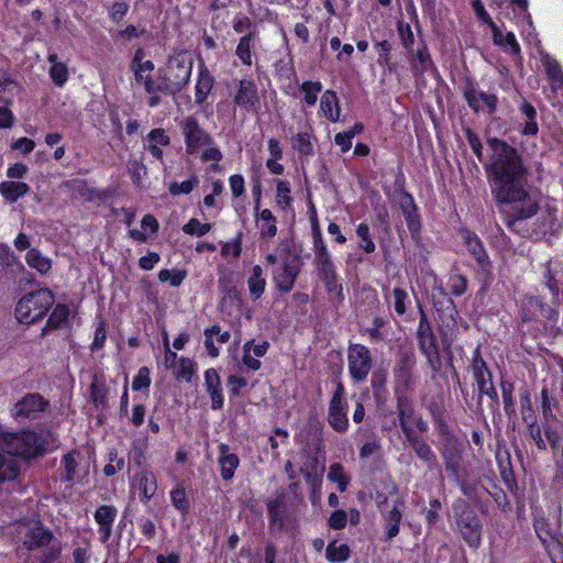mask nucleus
Listing matches in <instances>:
<instances>
[{
  "instance_id": "23",
  "label": "nucleus",
  "mask_w": 563,
  "mask_h": 563,
  "mask_svg": "<svg viewBox=\"0 0 563 563\" xmlns=\"http://www.w3.org/2000/svg\"><path fill=\"white\" fill-rule=\"evenodd\" d=\"M205 385L211 398V408L213 410L221 409L223 407L224 399L221 389V379L217 369L208 368L205 372Z\"/></svg>"
},
{
  "instance_id": "56",
  "label": "nucleus",
  "mask_w": 563,
  "mask_h": 563,
  "mask_svg": "<svg viewBox=\"0 0 563 563\" xmlns=\"http://www.w3.org/2000/svg\"><path fill=\"white\" fill-rule=\"evenodd\" d=\"M527 423L528 432L530 438L534 441L537 448L541 451L547 450V441L542 437V423L539 424L536 419H532Z\"/></svg>"
},
{
  "instance_id": "14",
  "label": "nucleus",
  "mask_w": 563,
  "mask_h": 563,
  "mask_svg": "<svg viewBox=\"0 0 563 563\" xmlns=\"http://www.w3.org/2000/svg\"><path fill=\"white\" fill-rule=\"evenodd\" d=\"M19 533L23 548L31 553L54 536L53 531L40 521L22 523L19 527Z\"/></svg>"
},
{
  "instance_id": "34",
  "label": "nucleus",
  "mask_w": 563,
  "mask_h": 563,
  "mask_svg": "<svg viewBox=\"0 0 563 563\" xmlns=\"http://www.w3.org/2000/svg\"><path fill=\"white\" fill-rule=\"evenodd\" d=\"M256 34L253 31H250L247 34L243 35L236 46L235 55L241 60L243 65L251 66L253 63L252 59V47L253 42L255 41Z\"/></svg>"
},
{
  "instance_id": "26",
  "label": "nucleus",
  "mask_w": 563,
  "mask_h": 563,
  "mask_svg": "<svg viewBox=\"0 0 563 563\" xmlns=\"http://www.w3.org/2000/svg\"><path fill=\"white\" fill-rule=\"evenodd\" d=\"M409 54L410 67L413 75H422L432 67V59L424 43H421L416 51L413 49L409 52Z\"/></svg>"
},
{
  "instance_id": "28",
  "label": "nucleus",
  "mask_w": 563,
  "mask_h": 563,
  "mask_svg": "<svg viewBox=\"0 0 563 563\" xmlns=\"http://www.w3.org/2000/svg\"><path fill=\"white\" fill-rule=\"evenodd\" d=\"M542 429L545 435V441L550 444L552 450H556L559 443L563 441V422L558 418L542 420Z\"/></svg>"
},
{
  "instance_id": "57",
  "label": "nucleus",
  "mask_w": 563,
  "mask_h": 563,
  "mask_svg": "<svg viewBox=\"0 0 563 563\" xmlns=\"http://www.w3.org/2000/svg\"><path fill=\"white\" fill-rule=\"evenodd\" d=\"M356 234L361 239L360 249L366 253H373L376 250L375 243L369 235V227L366 223H360L356 229Z\"/></svg>"
},
{
  "instance_id": "15",
  "label": "nucleus",
  "mask_w": 563,
  "mask_h": 563,
  "mask_svg": "<svg viewBox=\"0 0 563 563\" xmlns=\"http://www.w3.org/2000/svg\"><path fill=\"white\" fill-rule=\"evenodd\" d=\"M416 364L415 353L402 350L399 353L395 368L396 393H405L413 384L412 369Z\"/></svg>"
},
{
  "instance_id": "43",
  "label": "nucleus",
  "mask_w": 563,
  "mask_h": 563,
  "mask_svg": "<svg viewBox=\"0 0 563 563\" xmlns=\"http://www.w3.org/2000/svg\"><path fill=\"white\" fill-rule=\"evenodd\" d=\"M327 478L338 484V489L344 493L350 484V477L344 473V467L340 463H334L329 467Z\"/></svg>"
},
{
  "instance_id": "31",
  "label": "nucleus",
  "mask_w": 563,
  "mask_h": 563,
  "mask_svg": "<svg viewBox=\"0 0 563 563\" xmlns=\"http://www.w3.org/2000/svg\"><path fill=\"white\" fill-rule=\"evenodd\" d=\"M405 437L419 459L429 465L435 463V455L431 451L429 444L420 435L416 434L415 432H410Z\"/></svg>"
},
{
  "instance_id": "37",
  "label": "nucleus",
  "mask_w": 563,
  "mask_h": 563,
  "mask_svg": "<svg viewBox=\"0 0 563 563\" xmlns=\"http://www.w3.org/2000/svg\"><path fill=\"white\" fill-rule=\"evenodd\" d=\"M51 63L49 67V76L56 86L62 87L68 79V69L67 66L58 62V57L56 54H49L47 57Z\"/></svg>"
},
{
  "instance_id": "53",
  "label": "nucleus",
  "mask_w": 563,
  "mask_h": 563,
  "mask_svg": "<svg viewBox=\"0 0 563 563\" xmlns=\"http://www.w3.org/2000/svg\"><path fill=\"white\" fill-rule=\"evenodd\" d=\"M69 309L65 305H57L47 320V327L57 329L62 327L68 319Z\"/></svg>"
},
{
  "instance_id": "46",
  "label": "nucleus",
  "mask_w": 563,
  "mask_h": 563,
  "mask_svg": "<svg viewBox=\"0 0 563 563\" xmlns=\"http://www.w3.org/2000/svg\"><path fill=\"white\" fill-rule=\"evenodd\" d=\"M386 300L393 303V307L398 316H404L407 312L409 296L405 289L400 287L394 288L390 297H386Z\"/></svg>"
},
{
  "instance_id": "39",
  "label": "nucleus",
  "mask_w": 563,
  "mask_h": 563,
  "mask_svg": "<svg viewBox=\"0 0 563 563\" xmlns=\"http://www.w3.org/2000/svg\"><path fill=\"white\" fill-rule=\"evenodd\" d=\"M27 265L36 269L41 274L47 273L52 267V262L48 257L42 255L36 249H31L25 257Z\"/></svg>"
},
{
  "instance_id": "36",
  "label": "nucleus",
  "mask_w": 563,
  "mask_h": 563,
  "mask_svg": "<svg viewBox=\"0 0 563 563\" xmlns=\"http://www.w3.org/2000/svg\"><path fill=\"white\" fill-rule=\"evenodd\" d=\"M520 112L525 117V123L522 133L525 135H536L539 131V126L537 123V111L532 104L527 101H523L520 104Z\"/></svg>"
},
{
  "instance_id": "17",
  "label": "nucleus",
  "mask_w": 563,
  "mask_h": 563,
  "mask_svg": "<svg viewBox=\"0 0 563 563\" xmlns=\"http://www.w3.org/2000/svg\"><path fill=\"white\" fill-rule=\"evenodd\" d=\"M464 97L467 101L468 107L474 111L478 112L487 109L489 114H493L497 109L498 99L493 93H486L477 88L474 85H467L464 89Z\"/></svg>"
},
{
  "instance_id": "59",
  "label": "nucleus",
  "mask_w": 563,
  "mask_h": 563,
  "mask_svg": "<svg viewBox=\"0 0 563 563\" xmlns=\"http://www.w3.org/2000/svg\"><path fill=\"white\" fill-rule=\"evenodd\" d=\"M211 230L210 223H201L199 220L192 218L184 227L183 231L186 234L203 236Z\"/></svg>"
},
{
  "instance_id": "2",
  "label": "nucleus",
  "mask_w": 563,
  "mask_h": 563,
  "mask_svg": "<svg viewBox=\"0 0 563 563\" xmlns=\"http://www.w3.org/2000/svg\"><path fill=\"white\" fill-rule=\"evenodd\" d=\"M44 451L43 441L31 431L4 432L0 427V482L12 481L19 475L15 456L31 459Z\"/></svg>"
},
{
  "instance_id": "5",
  "label": "nucleus",
  "mask_w": 563,
  "mask_h": 563,
  "mask_svg": "<svg viewBox=\"0 0 563 563\" xmlns=\"http://www.w3.org/2000/svg\"><path fill=\"white\" fill-rule=\"evenodd\" d=\"M282 265L273 272V280L282 292H289L301 271V261L298 254L291 253L289 247L283 246L279 250Z\"/></svg>"
},
{
  "instance_id": "49",
  "label": "nucleus",
  "mask_w": 563,
  "mask_h": 563,
  "mask_svg": "<svg viewBox=\"0 0 563 563\" xmlns=\"http://www.w3.org/2000/svg\"><path fill=\"white\" fill-rule=\"evenodd\" d=\"M325 555L330 562H344L350 558V548L346 544H336L335 541L327 547Z\"/></svg>"
},
{
  "instance_id": "12",
  "label": "nucleus",
  "mask_w": 563,
  "mask_h": 563,
  "mask_svg": "<svg viewBox=\"0 0 563 563\" xmlns=\"http://www.w3.org/2000/svg\"><path fill=\"white\" fill-rule=\"evenodd\" d=\"M472 372L476 380L479 395H486L492 400L498 401V394L493 385L492 373L488 369L486 362L481 355L479 347H476L473 352L472 358Z\"/></svg>"
},
{
  "instance_id": "20",
  "label": "nucleus",
  "mask_w": 563,
  "mask_h": 563,
  "mask_svg": "<svg viewBox=\"0 0 563 563\" xmlns=\"http://www.w3.org/2000/svg\"><path fill=\"white\" fill-rule=\"evenodd\" d=\"M117 515L118 510L112 505H102L96 509L93 518L99 526L98 532L102 543L110 539Z\"/></svg>"
},
{
  "instance_id": "32",
  "label": "nucleus",
  "mask_w": 563,
  "mask_h": 563,
  "mask_svg": "<svg viewBox=\"0 0 563 563\" xmlns=\"http://www.w3.org/2000/svg\"><path fill=\"white\" fill-rule=\"evenodd\" d=\"M320 109L323 115L331 122H336L340 119V106L336 93L332 90H327L320 100Z\"/></svg>"
},
{
  "instance_id": "19",
  "label": "nucleus",
  "mask_w": 563,
  "mask_h": 563,
  "mask_svg": "<svg viewBox=\"0 0 563 563\" xmlns=\"http://www.w3.org/2000/svg\"><path fill=\"white\" fill-rule=\"evenodd\" d=\"M63 553V543L55 534L32 553L36 563H57Z\"/></svg>"
},
{
  "instance_id": "1",
  "label": "nucleus",
  "mask_w": 563,
  "mask_h": 563,
  "mask_svg": "<svg viewBox=\"0 0 563 563\" xmlns=\"http://www.w3.org/2000/svg\"><path fill=\"white\" fill-rule=\"evenodd\" d=\"M487 144L492 154L485 164V172L492 196L505 213L506 225L512 228L517 221L536 216L540 202L529 190V172L518 151L497 137L488 139Z\"/></svg>"
},
{
  "instance_id": "41",
  "label": "nucleus",
  "mask_w": 563,
  "mask_h": 563,
  "mask_svg": "<svg viewBox=\"0 0 563 563\" xmlns=\"http://www.w3.org/2000/svg\"><path fill=\"white\" fill-rule=\"evenodd\" d=\"M251 295L257 299L265 290L266 282L263 278V269L260 265H255L252 269V275L247 280Z\"/></svg>"
},
{
  "instance_id": "48",
  "label": "nucleus",
  "mask_w": 563,
  "mask_h": 563,
  "mask_svg": "<svg viewBox=\"0 0 563 563\" xmlns=\"http://www.w3.org/2000/svg\"><path fill=\"white\" fill-rule=\"evenodd\" d=\"M132 71L134 73L135 81L139 85H143L146 92H155L161 91V76L157 75V81H154L152 79V74L145 71L142 73L141 70L136 68H132Z\"/></svg>"
},
{
  "instance_id": "9",
  "label": "nucleus",
  "mask_w": 563,
  "mask_h": 563,
  "mask_svg": "<svg viewBox=\"0 0 563 563\" xmlns=\"http://www.w3.org/2000/svg\"><path fill=\"white\" fill-rule=\"evenodd\" d=\"M373 365L369 350L362 344H351L347 349V366L351 378L355 383L364 382Z\"/></svg>"
},
{
  "instance_id": "38",
  "label": "nucleus",
  "mask_w": 563,
  "mask_h": 563,
  "mask_svg": "<svg viewBox=\"0 0 563 563\" xmlns=\"http://www.w3.org/2000/svg\"><path fill=\"white\" fill-rule=\"evenodd\" d=\"M319 467L320 462L318 456L316 455H308L306 462L300 467V473L305 477V479L311 485L316 486L319 482Z\"/></svg>"
},
{
  "instance_id": "27",
  "label": "nucleus",
  "mask_w": 563,
  "mask_h": 563,
  "mask_svg": "<svg viewBox=\"0 0 563 563\" xmlns=\"http://www.w3.org/2000/svg\"><path fill=\"white\" fill-rule=\"evenodd\" d=\"M463 240L468 252L474 256L478 265L482 268L487 267L489 264L488 256L479 238L470 231H465L463 233Z\"/></svg>"
},
{
  "instance_id": "29",
  "label": "nucleus",
  "mask_w": 563,
  "mask_h": 563,
  "mask_svg": "<svg viewBox=\"0 0 563 563\" xmlns=\"http://www.w3.org/2000/svg\"><path fill=\"white\" fill-rule=\"evenodd\" d=\"M533 529L540 540L542 547L547 545L558 533L561 532L560 527L551 523L542 516H537L533 519Z\"/></svg>"
},
{
  "instance_id": "4",
  "label": "nucleus",
  "mask_w": 563,
  "mask_h": 563,
  "mask_svg": "<svg viewBox=\"0 0 563 563\" xmlns=\"http://www.w3.org/2000/svg\"><path fill=\"white\" fill-rule=\"evenodd\" d=\"M54 301V295L47 288L30 292L16 303L15 317L22 323H33L47 313Z\"/></svg>"
},
{
  "instance_id": "58",
  "label": "nucleus",
  "mask_w": 563,
  "mask_h": 563,
  "mask_svg": "<svg viewBox=\"0 0 563 563\" xmlns=\"http://www.w3.org/2000/svg\"><path fill=\"white\" fill-rule=\"evenodd\" d=\"M174 368L177 379H185L186 382H190L194 375V364L191 360L187 357H180Z\"/></svg>"
},
{
  "instance_id": "40",
  "label": "nucleus",
  "mask_w": 563,
  "mask_h": 563,
  "mask_svg": "<svg viewBox=\"0 0 563 563\" xmlns=\"http://www.w3.org/2000/svg\"><path fill=\"white\" fill-rule=\"evenodd\" d=\"M543 66L545 68L547 75L549 79L551 80L552 87L554 89L561 88L563 86V73L561 69L560 64L551 58L550 56H547L542 59Z\"/></svg>"
},
{
  "instance_id": "21",
  "label": "nucleus",
  "mask_w": 563,
  "mask_h": 563,
  "mask_svg": "<svg viewBox=\"0 0 563 563\" xmlns=\"http://www.w3.org/2000/svg\"><path fill=\"white\" fill-rule=\"evenodd\" d=\"M234 102L246 110L254 109L260 103L257 86L253 80L242 79L234 96Z\"/></svg>"
},
{
  "instance_id": "52",
  "label": "nucleus",
  "mask_w": 563,
  "mask_h": 563,
  "mask_svg": "<svg viewBox=\"0 0 563 563\" xmlns=\"http://www.w3.org/2000/svg\"><path fill=\"white\" fill-rule=\"evenodd\" d=\"M401 520V511L397 506H394L393 509L388 511L386 515L387 521V539L391 540L399 533V522Z\"/></svg>"
},
{
  "instance_id": "60",
  "label": "nucleus",
  "mask_w": 563,
  "mask_h": 563,
  "mask_svg": "<svg viewBox=\"0 0 563 563\" xmlns=\"http://www.w3.org/2000/svg\"><path fill=\"white\" fill-rule=\"evenodd\" d=\"M292 198L290 196V186L287 181L279 180L277 183V195L276 202L282 208L285 209L291 205Z\"/></svg>"
},
{
  "instance_id": "25",
  "label": "nucleus",
  "mask_w": 563,
  "mask_h": 563,
  "mask_svg": "<svg viewBox=\"0 0 563 563\" xmlns=\"http://www.w3.org/2000/svg\"><path fill=\"white\" fill-rule=\"evenodd\" d=\"M219 459L220 474L223 481H231L234 476V472L240 464V460L236 454L231 453L227 444L219 446Z\"/></svg>"
},
{
  "instance_id": "11",
  "label": "nucleus",
  "mask_w": 563,
  "mask_h": 563,
  "mask_svg": "<svg viewBox=\"0 0 563 563\" xmlns=\"http://www.w3.org/2000/svg\"><path fill=\"white\" fill-rule=\"evenodd\" d=\"M344 393L343 385L341 383L338 384L328 410L329 424L340 433H344L349 428L347 402L344 399Z\"/></svg>"
},
{
  "instance_id": "61",
  "label": "nucleus",
  "mask_w": 563,
  "mask_h": 563,
  "mask_svg": "<svg viewBox=\"0 0 563 563\" xmlns=\"http://www.w3.org/2000/svg\"><path fill=\"white\" fill-rule=\"evenodd\" d=\"M200 158L202 162H213L212 169L216 170L218 163L222 159V153L213 142L212 145H207L200 151Z\"/></svg>"
},
{
  "instance_id": "47",
  "label": "nucleus",
  "mask_w": 563,
  "mask_h": 563,
  "mask_svg": "<svg viewBox=\"0 0 563 563\" xmlns=\"http://www.w3.org/2000/svg\"><path fill=\"white\" fill-rule=\"evenodd\" d=\"M543 549L553 563H563V533H558Z\"/></svg>"
},
{
  "instance_id": "24",
  "label": "nucleus",
  "mask_w": 563,
  "mask_h": 563,
  "mask_svg": "<svg viewBox=\"0 0 563 563\" xmlns=\"http://www.w3.org/2000/svg\"><path fill=\"white\" fill-rule=\"evenodd\" d=\"M442 457L446 471L450 472L454 481H459L462 460V450L460 446L455 442L448 441L442 450Z\"/></svg>"
},
{
  "instance_id": "7",
  "label": "nucleus",
  "mask_w": 563,
  "mask_h": 563,
  "mask_svg": "<svg viewBox=\"0 0 563 563\" xmlns=\"http://www.w3.org/2000/svg\"><path fill=\"white\" fill-rule=\"evenodd\" d=\"M454 509L463 539L470 547L478 548L482 540V525L478 517L464 501L459 503Z\"/></svg>"
},
{
  "instance_id": "63",
  "label": "nucleus",
  "mask_w": 563,
  "mask_h": 563,
  "mask_svg": "<svg viewBox=\"0 0 563 563\" xmlns=\"http://www.w3.org/2000/svg\"><path fill=\"white\" fill-rule=\"evenodd\" d=\"M185 278L186 272L184 271L162 269L158 273V279L162 283L168 282L173 287L179 286Z\"/></svg>"
},
{
  "instance_id": "6",
  "label": "nucleus",
  "mask_w": 563,
  "mask_h": 563,
  "mask_svg": "<svg viewBox=\"0 0 563 563\" xmlns=\"http://www.w3.org/2000/svg\"><path fill=\"white\" fill-rule=\"evenodd\" d=\"M179 126L187 154H199L205 146L212 145L213 139L211 134L201 126L195 117H186L180 121Z\"/></svg>"
},
{
  "instance_id": "30",
  "label": "nucleus",
  "mask_w": 563,
  "mask_h": 563,
  "mask_svg": "<svg viewBox=\"0 0 563 563\" xmlns=\"http://www.w3.org/2000/svg\"><path fill=\"white\" fill-rule=\"evenodd\" d=\"M214 84V78L207 69L206 66H201L199 70L198 80L195 88V101L201 104L206 101L208 95L211 92Z\"/></svg>"
},
{
  "instance_id": "33",
  "label": "nucleus",
  "mask_w": 563,
  "mask_h": 563,
  "mask_svg": "<svg viewBox=\"0 0 563 563\" xmlns=\"http://www.w3.org/2000/svg\"><path fill=\"white\" fill-rule=\"evenodd\" d=\"M30 190V186L22 181H2L0 184L1 196L10 202L16 201L19 198L29 194Z\"/></svg>"
},
{
  "instance_id": "55",
  "label": "nucleus",
  "mask_w": 563,
  "mask_h": 563,
  "mask_svg": "<svg viewBox=\"0 0 563 563\" xmlns=\"http://www.w3.org/2000/svg\"><path fill=\"white\" fill-rule=\"evenodd\" d=\"M398 34L404 48L409 53L413 51L415 35L408 23L399 21L397 23Z\"/></svg>"
},
{
  "instance_id": "45",
  "label": "nucleus",
  "mask_w": 563,
  "mask_h": 563,
  "mask_svg": "<svg viewBox=\"0 0 563 563\" xmlns=\"http://www.w3.org/2000/svg\"><path fill=\"white\" fill-rule=\"evenodd\" d=\"M258 219L262 222L261 235L268 239L274 238L277 233V225L276 218L272 211L269 209H263L258 214Z\"/></svg>"
},
{
  "instance_id": "35",
  "label": "nucleus",
  "mask_w": 563,
  "mask_h": 563,
  "mask_svg": "<svg viewBox=\"0 0 563 563\" xmlns=\"http://www.w3.org/2000/svg\"><path fill=\"white\" fill-rule=\"evenodd\" d=\"M400 208L405 216L408 229L410 231H417L419 229V217L417 214V207L410 195H405L400 201Z\"/></svg>"
},
{
  "instance_id": "10",
  "label": "nucleus",
  "mask_w": 563,
  "mask_h": 563,
  "mask_svg": "<svg viewBox=\"0 0 563 563\" xmlns=\"http://www.w3.org/2000/svg\"><path fill=\"white\" fill-rule=\"evenodd\" d=\"M48 406V401L37 393L26 394L22 399L15 402L11 410V416L19 422L34 420L43 413Z\"/></svg>"
},
{
  "instance_id": "18",
  "label": "nucleus",
  "mask_w": 563,
  "mask_h": 563,
  "mask_svg": "<svg viewBox=\"0 0 563 563\" xmlns=\"http://www.w3.org/2000/svg\"><path fill=\"white\" fill-rule=\"evenodd\" d=\"M132 486L139 490L141 501L147 504L156 494L157 479L148 470H141L133 476Z\"/></svg>"
},
{
  "instance_id": "62",
  "label": "nucleus",
  "mask_w": 563,
  "mask_h": 563,
  "mask_svg": "<svg viewBox=\"0 0 563 563\" xmlns=\"http://www.w3.org/2000/svg\"><path fill=\"white\" fill-rule=\"evenodd\" d=\"M126 167L132 177L133 183L140 186L143 176H145L147 173L146 166L137 159H130L126 164Z\"/></svg>"
},
{
  "instance_id": "50",
  "label": "nucleus",
  "mask_w": 563,
  "mask_h": 563,
  "mask_svg": "<svg viewBox=\"0 0 563 563\" xmlns=\"http://www.w3.org/2000/svg\"><path fill=\"white\" fill-rule=\"evenodd\" d=\"M300 90L303 93L305 103L311 107L316 104L318 93L322 90V85L320 81L307 80L302 82Z\"/></svg>"
},
{
  "instance_id": "42",
  "label": "nucleus",
  "mask_w": 563,
  "mask_h": 563,
  "mask_svg": "<svg viewBox=\"0 0 563 563\" xmlns=\"http://www.w3.org/2000/svg\"><path fill=\"white\" fill-rule=\"evenodd\" d=\"M291 146L300 157H308L313 154V144L308 133H297L291 137Z\"/></svg>"
},
{
  "instance_id": "22",
  "label": "nucleus",
  "mask_w": 563,
  "mask_h": 563,
  "mask_svg": "<svg viewBox=\"0 0 563 563\" xmlns=\"http://www.w3.org/2000/svg\"><path fill=\"white\" fill-rule=\"evenodd\" d=\"M146 150L152 154L154 158L163 164V147H166L170 144V137L166 131L162 128L151 130L146 135Z\"/></svg>"
},
{
  "instance_id": "64",
  "label": "nucleus",
  "mask_w": 563,
  "mask_h": 563,
  "mask_svg": "<svg viewBox=\"0 0 563 563\" xmlns=\"http://www.w3.org/2000/svg\"><path fill=\"white\" fill-rule=\"evenodd\" d=\"M205 347L208 351V354L211 357H217L219 355V350L214 345L213 336L214 334H220V325L214 324L209 329H206L205 332Z\"/></svg>"
},
{
  "instance_id": "54",
  "label": "nucleus",
  "mask_w": 563,
  "mask_h": 563,
  "mask_svg": "<svg viewBox=\"0 0 563 563\" xmlns=\"http://www.w3.org/2000/svg\"><path fill=\"white\" fill-rule=\"evenodd\" d=\"M170 500L177 510L183 514L188 512L190 504L183 486H177L170 492Z\"/></svg>"
},
{
  "instance_id": "8",
  "label": "nucleus",
  "mask_w": 563,
  "mask_h": 563,
  "mask_svg": "<svg viewBox=\"0 0 563 563\" xmlns=\"http://www.w3.org/2000/svg\"><path fill=\"white\" fill-rule=\"evenodd\" d=\"M417 338L419 349L421 353L427 357L429 365L433 371H439L441 367V358L439 354L437 338L433 333L431 323L422 310L420 312Z\"/></svg>"
},
{
  "instance_id": "16",
  "label": "nucleus",
  "mask_w": 563,
  "mask_h": 563,
  "mask_svg": "<svg viewBox=\"0 0 563 563\" xmlns=\"http://www.w3.org/2000/svg\"><path fill=\"white\" fill-rule=\"evenodd\" d=\"M313 264L319 278L336 273L331 254L322 240L318 227L313 230Z\"/></svg>"
},
{
  "instance_id": "13",
  "label": "nucleus",
  "mask_w": 563,
  "mask_h": 563,
  "mask_svg": "<svg viewBox=\"0 0 563 563\" xmlns=\"http://www.w3.org/2000/svg\"><path fill=\"white\" fill-rule=\"evenodd\" d=\"M397 395V413L404 434L406 435L410 432H415L413 427H416L420 432L426 431L427 422L415 413L412 400L404 393H399Z\"/></svg>"
},
{
  "instance_id": "44",
  "label": "nucleus",
  "mask_w": 563,
  "mask_h": 563,
  "mask_svg": "<svg viewBox=\"0 0 563 563\" xmlns=\"http://www.w3.org/2000/svg\"><path fill=\"white\" fill-rule=\"evenodd\" d=\"M474 11L479 20L483 22L489 24V26L493 30V36L495 44H501L503 43V31L493 22V20L489 18L487 11L485 10L483 3L481 0H475L473 2Z\"/></svg>"
},
{
  "instance_id": "51",
  "label": "nucleus",
  "mask_w": 563,
  "mask_h": 563,
  "mask_svg": "<svg viewBox=\"0 0 563 563\" xmlns=\"http://www.w3.org/2000/svg\"><path fill=\"white\" fill-rule=\"evenodd\" d=\"M199 185V179L197 176H191L189 179L177 183L173 181L169 187V194L172 196H179V195H188L190 194L196 187Z\"/></svg>"
},
{
  "instance_id": "3",
  "label": "nucleus",
  "mask_w": 563,
  "mask_h": 563,
  "mask_svg": "<svg viewBox=\"0 0 563 563\" xmlns=\"http://www.w3.org/2000/svg\"><path fill=\"white\" fill-rule=\"evenodd\" d=\"M192 58L186 52L170 56L164 68L159 69L161 93L174 96L189 82Z\"/></svg>"
}]
</instances>
